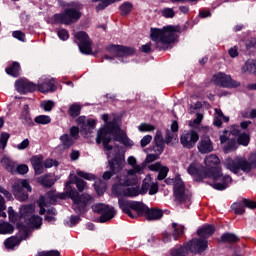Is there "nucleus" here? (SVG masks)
<instances>
[{
	"label": "nucleus",
	"instance_id": "f257e3e1",
	"mask_svg": "<svg viewBox=\"0 0 256 256\" xmlns=\"http://www.w3.org/2000/svg\"><path fill=\"white\" fill-rule=\"evenodd\" d=\"M204 163L206 167H197L195 163H191L187 168V172L194 177L196 183H201L203 179L207 178L213 179V181H221L210 185L216 191H225V189L229 187V183L233 181V178L229 175L223 176L222 169L219 167V164L221 163L219 157L215 154H211L204 159Z\"/></svg>",
	"mask_w": 256,
	"mask_h": 256
},
{
	"label": "nucleus",
	"instance_id": "f03ea898",
	"mask_svg": "<svg viewBox=\"0 0 256 256\" xmlns=\"http://www.w3.org/2000/svg\"><path fill=\"white\" fill-rule=\"evenodd\" d=\"M85 187H87V182L79 178V176L70 175V180L65 183V193L73 201L72 209L77 215L87 213V206L91 205V201H93L91 195L83 193Z\"/></svg>",
	"mask_w": 256,
	"mask_h": 256
},
{
	"label": "nucleus",
	"instance_id": "7ed1b4c3",
	"mask_svg": "<svg viewBox=\"0 0 256 256\" xmlns=\"http://www.w3.org/2000/svg\"><path fill=\"white\" fill-rule=\"evenodd\" d=\"M118 205L120 209H122L123 213L131 217V219H135V215H133L132 211H135L139 217H143L145 215L147 221H157L163 217V210L159 208H148L145 203L141 201H133V200H119Z\"/></svg>",
	"mask_w": 256,
	"mask_h": 256
},
{
	"label": "nucleus",
	"instance_id": "20e7f679",
	"mask_svg": "<svg viewBox=\"0 0 256 256\" xmlns=\"http://www.w3.org/2000/svg\"><path fill=\"white\" fill-rule=\"evenodd\" d=\"M181 27L168 25L163 28H151L150 38L155 43L156 51H167L165 45L175 43L177 39L176 33H180Z\"/></svg>",
	"mask_w": 256,
	"mask_h": 256
},
{
	"label": "nucleus",
	"instance_id": "39448f33",
	"mask_svg": "<svg viewBox=\"0 0 256 256\" xmlns=\"http://www.w3.org/2000/svg\"><path fill=\"white\" fill-rule=\"evenodd\" d=\"M83 4L81 2H69L64 4L63 11L53 15L54 25H75L83 17Z\"/></svg>",
	"mask_w": 256,
	"mask_h": 256
},
{
	"label": "nucleus",
	"instance_id": "423d86ee",
	"mask_svg": "<svg viewBox=\"0 0 256 256\" xmlns=\"http://www.w3.org/2000/svg\"><path fill=\"white\" fill-rule=\"evenodd\" d=\"M226 169H229L234 175H237L239 171L243 173H251L252 169H256V152L252 153L249 157V161L245 157H236L235 159L227 158L224 161Z\"/></svg>",
	"mask_w": 256,
	"mask_h": 256
},
{
	"label": "nucleus",
	"instance_id": "0eeeda50",
	"mask_svg": "<svg viewBox=\"0 0 256 256\" xmlns=\"http://www.w3.org/2000/svg\"><path fill=\"white\" fill-rule=\"evenodd\" d=\"M166 185H173V193L178 203H187L191 201V194L186 192L185 182L181 179L180 174H176L174 178H166Z\"/></svg>",
	"mask_w": 256,
	"mask_h": 256
},
{
	"label": "nucleus",
	"instance_id": "6e6552de",
	"mask_svg": "<svg viewBox=\"0 0 256 256\" xmlns=\"http://www.w3.org/2000/svg\"><path fill=\"white\" fill-rule=\"evenodd\" d=\"M102 121H104L105 125L98 130L96 143L97 145H101L102 143L105 151H113V146L109 144L111 141H113V137L111 136V129L107 128V124L113 123V121L109 122V114H103Z\"/></svg>",
	"mask_w": 256,
	"mask_h": 256
},
{
	"label": "nucleus",
	"instance_id": "1a4fd4ad",
	"mask_svg": "<svg viewBox=\"0 0 256 256\" xmlns=\"http://www.w3.org/2000/svg\"><path fill=\"white\" fill-rule=\"evenodd\" d=\"M107 129H110V137H113V141L122 143L124 147H133V141H131L127 134L121 130V125H119L117 119H113L111 123H108Z\"/></svg>",
	"mask_w": 256,
	"mask_h": 256
},
{
	"label": "nucleus",
	"instance_id": "9d476101",
	"mask_svg": "<svg viewBox=\"0 0 256 256\" xmlns=\"http://www.w3.org/2000/svg\"><path fill=\"white\" fill-rule=\"evenodd\" d=\"M123 161H125V155L121 154L119 151L116 152L114 157L108 161L110 170L103 173L102 179L104 181H109L113 175H117V173L121 171V165H123Z\"/></svg>",
	"mask_w": 256,
	"mask_h": 256
},
{
	"label": "nucleus",
	"instance_id": "9b49d317",
	"mask_svg": "<svg viewBox=\"0 0 256 256\" xmlns=\"http://www.w3.org/2000/svg\"><path fill=\"white\" fill-rule=\"evenodd\" d=\"M92 211L94 213H98V215H101L99 217V223H107V221H111V219H113L117 213L115 208L104 203L94 204L92 206Z\"/></svg>",
	"mask_w": 256,
	"mask_h": 256
},
{
	"label": "nucleus",
	"instance_id": "f8f14e48",
	"mask_svg": "<svg viewBox=\"0 0 256 256\" xmlns=\"http://www.w3.org/2000/svg\"><path fill=\"white\" fill-rule=\"evenodd\" d=\"M13 193L15 197H19L21 201H27L29 199V194L32 191L31 185L29 184V180L19 179L17 180L13 186Z\"/></svg>",
	"mask_w": 256,
	"mask_h": 256
},
{
	"label": "nucleus",
	"instance_id": "ddd939ff",
	"mask_svg": "<svg viewBox=\"0 0 256 256\" xmlns=\"http://www.w3.org/2000/svg\"><path fill=\"white\" fill-rule=\"evenodd\" d=\"M186 247H188L189 253L193 255H202L207 249H209V240L203 238H192L190 241L186 242Z\"/></svg>",
	"mask_w": 256,
	"mask_h": 256
},
{
	"label": "nucleus",
	"instance_id": "4468645a",
	"mask_svg": "<svg viewBox=\"0 0 256 256\" xmlns=\"http://www.w3.org/2000/svg\"><path fill=\"white\" fill-rule=\"evenodd\" d=\"M26 209L30 210L29 213L24 214L22 223H25L28 227H32V229H39L41 225H43V218L33 214L35 213V207H33V205H27Z\"/></svg>",
	"mask_w": 256,
	"mask_h": 256
},
{
	"label": "nucleus",
	"instance_id": "2eb2a0df",
	"mask_svg": "<svg viewBox=\"0 0 256 256\" xmlns=\"http://www.w3.org/2000/svg\"><path fill=\"white\" fill-rule=\"evenodd\" d=\"M213 79H214L215 85H218L219 87H226L228 89H233L241 85V83L237 82L236 80H233L231 76L223 72L215 74L213 76Z\"/></svg>",
	"mask_w": 256,
	"mask_h": 256
},
{
	"label": "nucleus",
	"instance_id": "dca6fc26",
	"mask_svg": "<svg viewBox=\"0 0 256 256\" xmlns=\"http://www.w3.org/2000/svg\"><path fill=\"white\" fill-rule=\"evenodd\" d=\"M106 51L114 53L115 57H133L135 55V48L124 45L110 44L106 47Z\"/></svg>",
	"mask_w": 256,
	"mask_h": 256
},
{
	"label": "nucleus",
	"instance_id": "f3484780",
	"mask_svg": "<svg viewBox=\"0 0 256 256\" xmlns=\"http://www.w3.org/2000/svg\"><path fill=\"white\" fill-rule=\"evenodd\" d=\"M199 141V133L195 130H189L184 132L180 136V143L184 149H193Z\"/></svg>",
	"mask_w": 256,
	"mask_h": 256
},
{
	"label": "nucleus",
	"instance_id": "a211bd4d",
	"mask_svg": "<svg viewBox=\"0 0 256 256\" xmlns=\"http://www.w3.org/2000/svg\"><path fill=\"white\" fill-rule=\"evenodd\" d=\"M30 208H27V205H22L19 209V213L15 212L12 206L8 207V217L11 223H17L18 227H21L25 213H29Z\"/></svg>",
	"mask_w": 256,
	"mask_h": 256
},
{
	"label": "nucleus",
	"instance_id": "6ab92c4d",
	"mask_svg": "<svg viewBox=\"0 0 256 256\" xmlns=\"http://www.w3.org/2000/svg\"><path fill=\"white\" fill-rule=\"evenodd\" d=\"M15 88L18 93H21V95H27V93H35V91L38 90L37 84L23 79L16 80Z\"/></svg>",
	"mask_w": 256,
	"mask_h": 256
},
{
	"label": "nucleus",
	"instance_id": "aec40b11",
	"mask_svg": "<svg viewBox=\"0 0 256 256\" xmlns=\"http://www.w3.org/2000/svg\"><path fill=\"white\" fill-rule=\"evenodd\" d=\"M197 149L201 155H207V153H213V141L209 135H202L197 144Z\"/></svg>",
	"mask_w": 256,
	"mask_h": 256
},
{
	"label": "nucleus",
	"instance_id": "412c9836",
	"mask_svg": "<svg viewBox=\"0 0 256 256\" xmlns=\"http://www.w3.org/2000/svg\"><path fill=\"white\" fill-rule=\"evenodd\" d=\"M19 119L26 127H33L35 125L33 118H31V111L29 110L28 104L23 106Z\"/></svg>",
	"mask_w": 256,
	"mask_h": 256
},
{
	"label": "nucleus",
	"instance_id": "4be33fe9",
	"mask_svg": "<svg viewBox=\"0 0 256 256\" xmlns=\"http://www.w3.org/2000/svg\"><path fill=\"white\" fill-rule=\"evenodd\" d=\"M197 235L200 239H209V237H213L215 235V226L212 224H205L203 227L197 230Z\"/></svg>",
	"mask_w": 256,
	"mask_h": 256
},
{
	"label": "nucleus",
	"instance_id": "5701e85b",
	"mask_svg": "<svg viewBox=\"0 0 256 256\" xmlns=\"http://www.w3.org/2000/svg\"><path fill=\"white\" fill-rule=\"evenodd\" d=\"M164 150H165V140L163 139V134H161V131H157L154 137L153 151L161 155V153H163Z\"/></svg>",
	"mask_w": 256,
	"mask_h": 256
},
{
	"label": "nucleus",
	"instance_id": "b1692460",
	"mask_svg": "<svg viewBox=\"0 0 256 256\" xmlns=\"http://www.w3.org/2000/svg\"><path fill=\"white\" fill-rule=\"evenodd\" d=\"M0 163L8 173H11L12 175H15V171L17 168V163L13 161L11 158L4 156L1 160Z\"/></svg>",
	"mask_w": 256,
	"mask_h": 256
},
{
	"label": "nucleus",
	"instance_id": "393cba45",
	"mask_svg": "<svg viewBox=\"0 0 256 256\" xmlns=\"http://www.w3.org/2000/svg\"><path fill=\"white\" fill-rule=\"evenodd\" d=\"M5 73L10 75V77L17 79V77H20L21 75V64H19V62H13L5 69Z\"/></svg>",
	"mask_w": 256,
	"mask_h": 256
},
{
	"label": "nucleus",
	"instance_id": "a878e982",
	"mask_svg": "<svg viewBox=\"0 0 256 256\" xmlns=\"http://www.w3.org/2000/svg\"><path fill=\"white\" fill-rule=\"evenodd\" d=\"M172 229L174 230L172 233L174 241H179L181 237L185 235V226L178 224L177 222L172 223Z\"/></svg>",
	"mask_w": 256,
	"mask_h": 256
},
{
	"label": "nucleus",
	"instance_id": "bb28decb",
	"mask_svg": "<svg viewBox=\"0 0 256 256\" xmlns=\"http://www.w3.org/2000/svg\"><path fill=\"white\" fill-rule=\"evenodd\" d=\"M189 253V248L186 243L170 249V256H189Z\"/></svg>",
	"mask_w": 256,
	"mask_h": 256
},
{
	"label": "nucleus",
	"instance_id": "cd10ccee",
	"mask_svg": "<svg viewBox=\"0 0 256 256\" xmlns=\"http://www.w3.org/2000/svg\"><path fill=\"white\" fill-rule=\"evenodd\" d=\"M38 183H40L42 187L51 189V187L55 185V179H53V176L51 175V173H49L38 177Z\"/></svg>",
	"mask_w": 256,
	"mask_h": 256
},
{
	"label": "nucleus",
	"instance_id": "c85d7f7f",
	"mask_svg": "<svg viewBox=\"0 0 256 256\" xmlns=\"http://www.w3.org/2000/svg\"><path fill=\"white\" fill-rule=\"evenodd\" d=\"M38 87V91H40V93H53V91L57 90V86H55V84L53 82H51V80H47L43 83H40L37 85Z\"/></svg>",
	"mask_w": 256,
	"mask_h": 256
},
{
	"label": "nucleus",
	"instance_id": "c756f323",
	"mask_svg": "<svg viewBox=\"0 0 256 256\" xmlns=\"http://www.w3.org/2000/svg\"><path fill=\"white\" fill-rule=\"evenodd\" d=\"M238 241H240L239 236L231 232L223 233L219 240L220 243H238Z\"/></svg>",
	"mask_w": 256,
	"mask_h": 256
},
{
	"label": "nucleus",
	"instance_id": "7c9ffc66",
	"mask_svg": "<svg viewBox=\"0 0 256 256\" xmlns=\"http://www.w3.org/2000/svg\"><path fill=\"white\" fill-rule=\"evenodd\" d=\"M112 193H114L118 197H125V185L120 180V178L118 179V183L113 184Z\"/></svg>",
	"mask_w": 256,
	"mask_h": 256
},
{
	"label": "nucleus",
	"instance_id": "2f4dec72",
	"mask_svg": "<svg viewBox=\"0 0 256 256\" xmlns=\"http://www.w3.org/2000/svg\"><path fill=\"white\" fill-rule=\"evenodd\" d=\"M15 231V226L9 222L0 223V235H11Z\"/></svg>",
	"mask_w": 256,
	"mask_h": 256
},
{
	"label": "nucleus",
	"instance_id": "473e14b6",
	"mask_svg": "<svg viewBox=\"0 0 256 256\" xmlns=\"http://www.w3.org/2000/svg\"><path fill=\"white\" fill-rule=\"evenodd\" d=\"M6 249H15V247L21 245V239L18 236H12L4 241Z\"/></svg>",
	"mask_w": 256,
	"mask_h": 256
},
{
	"label": "nucleus",
	"instance_id": "72a5a7b5",
	"mask_svg": "<svg viewBox=\"0 0 256 256\" xmlns=\"http://www.w3.org/2000/svg\"><path fill=\"white\" fill-rule=\"evenodd\" d=\"M133 3L124 2L119 6L120 15L122 17H127L133 11Z\"/></svg>",
	"mask_w": 256,
	"mask_h": 256
},
{
	"label": "nucleus",
	"instance_id": "f704fd0d",
	"mask_svg": "<svg viewBox=\"0 0 256 256\" xmlns=\"http://www.w3.org/2000/svg\"><path fill=\"white\" fill-rule=\"evenodd\" d=\"M91 45H93L91 40H88V42L78 43L79 50L83 53V55H91V53H93V48H91Z\"/></svg>",
	"mask_w": 256,
	"mask_h": 256
},
{
	"label": "nucleus",
	"instance_id": "c9c22d12",
	"mask_svg": "<svg viewBox=\"0 0 256 256\" xmlns=\"http://www.w3.org/2000/svg\"><path fill=\"white\" fill-rule=\"evenodd\" d=\"M60 141L64 149H71V147L75 145V140L69 137V134H63L62 136H60Z\"/></svg>",
	"mask_w": 256,
	"mask_h": 256
},
{
	"label": "nucleus",
	"instance_id": "e433bc0d",
	"mask_svg": "<svg viewBox=\"0 0 256 256\" xmlns=\"http://www.w3.org/2000/svg\"><path fill=\"white\" fill-rule=\"evenodd\" d=\"M120 181H122V185H124V187H135V185L139 183L137 176H133L131 178H129V176H124L123 178H120Z\"/></svg>",
	"mask_w": 256,
	"mask_h": 256
},
{
	"label": "nucleus",
	"instance_id": "4c0bfd02",
	"mask_svg": "<svg viewBox=\"0 0 256 256\" xmlns=\"http://www.w3.org/2000/svg\"><path fill=\"white\" fill-rule=\"evenodd\" d=\"M251 141V137L247 133H241L238 135L236 143L237 145H242V147H247Z\"/></svg>",
	"mask_w": 256,
	"mask_h": 256
},
{
	"label": "nucleus",
	"instance_id": "58836bf2",
	"mask_svg": "<svg viewBox=\"0 0 256 256\" xmlns=\"http://www.w3.org/2000/svg\"><path fill=\"white\" fill-rule=\"evenodd\" d=\"M68 115L72 117V119L79 117V115H81V105L79 104L70 105L68 109Z\"/></svg>",
	"mask_w": 256,
	"mask_h": 256
},
{
	"label": "nucleus",
	"instance_id": "ea45409f",
	"mask_svg": "<svg viewBox=\"0 0 256 256\" xmlns=\"http://www.w3.org/2000/svg\"><path fill=\"white\" fill-rule=\"evenodd\" d=\"M237 139L231 138L223 147L224 153H231V151H237Z\"/></svg>",
	"mask_w": 256,
	"mask_h": 256
},
{
	"label": "nucleus",
	"instance_id": "a19ab883",
	"mask_svg": "<svg viewBox=\"0 0 256 256\" xmlns=\"http://www.w3.org/2000/svg\"><path fill=\"white\" fill-rule=\"evenodd\" d=\"M76 123L80 126L81 132L84 133V135H89V130L87 129V122L85 116H79L76 119Z\"/></svg>",
	"mask_w": 256,
	"mask_h": 256
},
{
	"label": "nucleus",
	"instance_id": "79ce46f5",
	"mask_svg": "<svg viewBox=\"0 0 256 256\" xmlns=\"http://www.w3.org/2000/svg\"><path fill=\"white\" fill-rule=\"evenodd\" d=\"M124 197H139V186L125 188Z\"/></svg>",
	"mask_w": 256,
	"mask_h": 256
},
{
	"label": "nucleus",
	"instance_id": "37998d69",
	"mask_svg": "<svg viewBox=\"0 0 256 256\" xmlns=\"http://www.w3.org/2000/svg\"><path fill=\"white\" fill-rule=\"evenodd\" d=\"M34 122H36L37 125H49V123H51V117L47 115H39L34 118Z\"/></svg>",
	"mask_w": 256,
	"mask_h": 256
},
{
	"label": "nucleus",
	"instance_id": "c03bdc74",
	"mask_svg": "<svg viewBox=\"0 0 256 256\" xmlns=\"http://www.w3.org/2000/svg\"><path fill=\"white\" fill-rule=\"evenodd\" d=\"M231 208L234 210L235 215H243V213H245L243 202L233 203Z\"/></svg>",
	"mask_w": 256,
	"mask_h": 256
},
{
	"label": "nucleus",
	"instance_id": "a18cd8bd",
	"mask_svg": "<svg viewBox=\"0 0 256 256\" xmlns=\"http://www.w3.org/2000/svg\"><path fill=\"white\" fill-rule=\"evenodd\" d=\"M75 37L79 41V43H87L88 41H91L89 34H87V32L85 31L77 32Z\"/></svg>",
	"mask_w": 256,
	"mask_h": 256
},
{
	"label": "nucleus",
	"instance_id": "49530a36",
	"mask_svg": "<svg viewBox=\"0 0 256 256\" xmlns=\"http://www.w3.org/2000/svg\"><path fill=\"white\" fill-rule=\"evenodd\" d=\"M167 175H169V167L162 166L160 170H158L157 181H163L167 179Z\"/></svg>",
	"mask_w": 256,
	"mask_h": 256
},
{
	"label": "nucleus",
	"instance_id": "de8ad7c7",
	"mask_svg": "<svg viewBox=\"0 0 256 256\" xmlns=\"http://www.w3.org/2000/svg\"><path fill=\"white\" fill-rule=\"evenodd\" d=\"M10 137L11 134L7 132H2L0 134V149H5V147H7V143L9 142Z\"/></svg>",
	"mask_w": 256,
	"mask_h": 256
},
{
	"label": "nucleus",
	"instance_id": "09e8293b",
	"mask_svg": "<svg viewBox=\"0 0 256 256\" xmlns=\"http://www.w3.org/2000/svg\"><path fill=\"white\" fill-rule=\"evenodd\" d=\"M76 175L82 179H86V181H95V175L87 173L83 170H77Z\"/></svg>",
	"mask_w": 256,
	"mask_h": 256
},
{
	"label": "nucleus",
	"instance_id": "8fccbe9b",
	"mask_svg": "<svg viewBox=\"0 0 256 256\" xmlns=\"http://www.w3.org/2000/svg\"><path fill=\"white\" fill-rule=\"evenodd\" d=\"M161 15L162 17H165V19H173V17H175V11L173 8H164L161 11Z\"/></svg>",
	"mask_w": 256,
	"mask_h": 256
},
{
	"label": "nucleus",
	"instance_id": "3c124183",
	"mask_svg": "<svg viewBox=\"0 0 256 256\" xmlns=\"http://www.w3.org/2000/svg\"><path fill=\"white\" fill-rule=\"evenodd\" d=\"M16 173H18L19 175H26V173H29V166H27V164H16L15 174Z\"/></svg>",
	"mask_w": 256,
	"mask_h": 256
},
{
	"label": "nucleus",
	"instance_id": "603ef678",
	"mask_svg": "<svg viewBox=\"0 0 256 256\" xmlns=\"http://www.w3.org/2000/svg\"><path fill=\"white\" fill-rule=\"evenodd\" d=\"M36 256H61V252L59 250L41 251Z\"/></svg>",
	"mask_w": 256,
	"mask_h": 256
},
{
	"label": "nucleus",
	"instance_id": "864d4df0",
	"mask_svg": "<svg viewBox=\"0 0 256 256\" xmlns=\"http://www.w3.org/2000/svg\"><path fill=\"white\" fill-rule=\"evenodd\" d=\"M242 203H243L244 207H246L247 209H252V210L256 209V201H254V200L244 198L242 200Z\"/></svg>",
	"mask_w": 256,
	"mask_h": 256
},
{
	"label": "nucleus",
	"instance_id": "5fc2aeb1",
	"mask_svg": "<svg viewBox=\"0 0 256 256\" xmlns=\"http://www.w3.org/2000/svg\"><path fill=\"white\" fill-rule=\"evenodd\" d=\"M139 131L143 132H149V131H155V126L147 123H143L139 126Z\"/></svg>",
	"mask_w": 256,
	"mask_h": 256
},
{
	"label": "nucleus",
	"instance_id": "6e6d98bb",
	"mask_svg": "<svg viewBox=\"0 0 256 256\" xmlns=\"http://www.w3.org/2000/svg\"><path fill=\"white\" fill-rule=\"evenodd\" d=\"M57 35L61 41H67V39H69V31H67V29H60Z\"/></svg>",
	"mask_w": 256,
	"mask_h": 256
},
{
	"label": "nucleus",
	"instance_id": "4d7b16f0",
	"mask_svg": "<svg viewBox=\"0 0 256 256\" xmlns=\"http://www.w3.org/2000/svg\"><path fill=\"white\" fill-rule=\"evenodd\" d=\"M12 36L14 39H18V41L25 42V33H23L21 30L13 31Z\"/></svg>",
	"mask_w": 256,
	"mask_h": 256
},
{
	"label": "nucleus",
	"instance_id": "13d9d810",
	"mask_svg": "<svg viewBox=\"0 0 256 256\" xmlns=\"http://www.w3.org/2000/svg\"><path fill=\"white\" fill-rule=\"evenodd\" d=\"M246 69L247 71H249L250 73H253V75L256 76V61L252 60L251 62H247Z\"/></svg>",
	"mask_w": 256,
	"mask_h": 256
},
{
	"label": "nucleus",
	"instance_id": "bf43d9fd",
	"mask_svg": "<svg viewBox=\"0 0 256 256\" xmlns=\"http://www.w3.org/2000/svg\"><path fill=\"white\" fill-rule=\"evenodd\" d=\"M147 191H149V183L143 182L141 188L138 186L139 195H147Z\"/></svg>",
	"mask_w": 256,
	"mask_h": 256
},
{
	"label": "nucleus",
	"instance_id": "052dcab7",
	"mask_svg": "<svg viewBox=\"0 0 256 256\" xmlns=\"http://www.w3.org/2000/svg\"><path fill=\"white\" fill-rule=\"evenodd\" d=\"M17 237L18 239H21V241H25V239L29 237V230H27V227H24V229H21Z\"/></svg>",
	"mask_w": 256,
	"mask_h": 256
},
{
	"label": "nucleus",
	"instance_id": "680f3d73",
	"mask_svg": "<svg viewBox=\"0 0 256 256\" xmlns=\"http://www.w3.org/2000/svg\"><path fill=\"white\" fill-rule=\"evenodd\" d=\"M53 165H55V167H57V165H59V162H57V160L53 161V159H50V158H48L44 161V167L46 169H51V167H53Z\"/></svg>",
	"mask_w": 256,
	"mask_h": 256
},
{
	"label": "nucleus",
	"instance_id": "e2e57ef3",
	"mask_svg": "<svg viewBox=\"0 0 256 256\" xmlns=\"http://www.w3.org/2000/svg\"><path fill=\"white\" fill-rule=\"evenodd\" d=\"M69 132H70V137H72V139H79V127L72 126Z\"/></svg>",
	"mask_w": 256,
	"mask_h": 256
},
{
	"label": "nucleus",
	"instance_id": "0e129e2a",
	"mask_svg": "<svg viewBox=\"0 0 256 256\" xmlns=\"http://www.w3.org/2000/svg\"><path fill=\"white\" fill-rule=\"evenodd\" d=\"M152 139H153V136L151 135L144 136L140 141L141 147H147V145L151 143Z\"/></svg>",
	"mask_w": 256,
	"mask_h": 256
},
{
	"label": "nucleus",
	"instance_id": "69168bd1",
	"mask_svg": "<svg viewBox=\"0 0 256 256\" xmlns=\"http://www.w3.org/2000/svg\"><path fill=\"white\" fill-rule=\"evenodd\" d=\"M53 107H55V102H53V100H47L43 103L44 111H52Z\"/></svg>",
	"mask_w": 256,
	"mask_h": 256
},
{
	"label": "nucleus",
	"instance_id": "338daca9",
	"mask_svg": "<svg viewBox=\"0 0 256 256\" xmlns=\"http://www.w3.org/2000/svg\"><path fill=\"white\" fill-rule=\"evenodd\" d=\"M86 125H87V130L89 131L88 133H91V131H93V129H95L97 122L95 121V119L89 118L87 120Z\"/></svg>",
	"mask_w": 256,
	"mask_h": 256
},
{
	"label": "nucleus",
	"instance_id": "774afa93",
	"mask_svg": "<svg viewBox=\"0 0 256 256\" xmlns=\"http://www.w3.org/2000/svg\"><path fill=\"white\" fill-rule=\"evenodd\" d=\"M159 159V153L158 154H147L145 158V163H153V161H157Z\"/></svg>",
	"mask_w": 256,
	"mask_h": 256
}]
</instances>
